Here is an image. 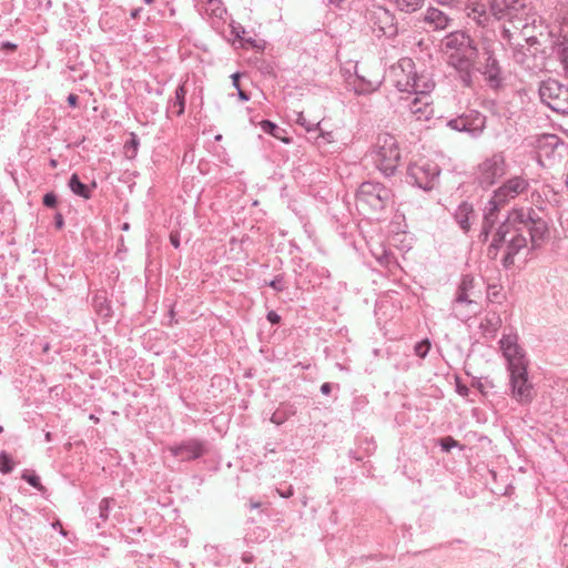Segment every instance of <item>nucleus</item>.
<instances>
[{"instance_id": "16", "label": "nucleus", "mask_w": 568, "mask_h": 568, "mask_svg": "<svg viewBox=\"0 0 568 568\" xmlns=\"http://www.w3.org/2000/svg\"><path fill=\"white\" fill-rule=\"evenodd\" d=\"M172 456L182 462H190L202 457L205 453L204 443L196 438H190L176 445L168 447Z\"/></svg>"}, {"instance_id": "50", "label": "nucleus", "mask_w": 568, "mask_h": 568, "mask_svg": "<svg viewBox=\"0 0 568 568\" xmlns=\"http://www.w3.org/2000/svg\"><path fill=\"white\" fill-rule=\"evenodd\" d=\"M392 260H393V256L390 254H388L387 252H384V254L378 257V262L383 266H389Z\"/></svg>"}, {"instance_id": "2", "label": "nucleus", "mask_w": 568, "mask_h": 568, "mask_svg": "<svg viewBox=\"0 0 568 568\" xmlns=\"http://www.w3.org/2000/svg\"><path fill=\"white\" fill-rule=\"evenodd\" d=\"M491 242L487 247V256L490 260H496L500 248H505V254L501 263L505 268L514 265L515 256L524 248H527V237L521 234L516 220H513V212L510 211L507 217L497 226L493 227L489 236Z\"/></svg>"}, {"instance_id": "42", "label": "nucleus", "mask_w": 568, "mask_h": 568, "mask_svg": "<svg viewBox=\"0 0 568 568\" xmlns=\"http://www.w3.org/2000/svg\"><path fill=\"white\" fill-rule=\"evenodd\" d=\"M94 303H95V307L98 310V312L104 316H108L109 313H110V307L109 305L106 304V300L105 297H102V296H97L95 300H94Z\"/></svg>"}, {"instance_id": "51", "label": "nucleus", "mask_w": 568, "mask_h": 568, "mask_svg": "<svg viewBox=\"0 0 568 568\" xmlns=\"http://www.w3.org/2000/svg\"><path fill=\"white\" fill-rule=\"evenodd\" d=\"M276 493L283 498H290L294 494L293 486H288L285 490L277 488Z\"/></svg>"}, {"instance_id": "64", "label": "nucleus", "mask_w": 568, "mask_h": 568, "mask_svg": "<svg viewBox=\"0 0 568 568\" xmlns=\"http://www.w3.org/2000/svg\"><path fill=\"white\" fill-rule=\"evenodd\" d=\"M4 47L6 48H9V49H14L16 48V44L11 43V42H7L4 43Z\"/></svg>"}, {"instance_id": "59", "label": "nucleus", "mask_w": 568, "mask_h": 568, "mask_svg": "<svg viewBox=\"0 0 568 568\" xmlns=\"http://www.w3.org/2000/svg\"><path fill=\"white\" fill-rule=\"evenodd\" d=\"M438 4H442V6H454L458 2V0H435Z\"/></svg>"}, {"instance_id": "41", "label": "nucleus", "mask_w": 568, "mask_h": 568, "mask_svg": "<svg viewBox=\"0 0 568 568\" xmlns=\"http://www.w3.org/2000/svg\"><path fill=\"white\" fill-rule=\"evenodd\" d=\"M265 285L272 287L276 292H283L286 288L283 274H278L270 282H265Z\"/></svg>"}, {"instance_id": "44", "label": "nucleus", "mask_w": 568, "mask_h": 568, "mask_svg": "<svg viewBox=\"0 0 568 568\" xmlns=\"http://www.w3.org/2000/svg\"><path fill=\"white\" fill-rule=\"evenodd\" d=\"M335 141L333 132L321 131L316 136V143L321 146L322 143H333Z\"/></svg>"}, {"instance_id": "12", "label": "nucleus", "mask_w": 568, "mask_h": 568, "mask_svg": "<svg viewBox=\"0 0 568 568\" xmlns=\"http://www.w3.org/2000/svg\"><path fill=\"white\" fill-rule=\"evenodd\" d=\"M539 97L541 102L555 112L568 114V88L557 80L542 81L539 85Z\"/></svg>"}, {"instance_id": "8", "label": "nucleus", "mask_w": 568, "mask_h": 568, "mask_svg": "<svg viewBox=\"0 0 568 568\" xmlns=\"http://www.w3.org/2000/svg\"><path fill=\"white\" fill-rule=\"evenodd\" d=\"M513 220H516L521 234L530 236L531 247L539 245L548 232L546 221L534 209H514Z\"/></svg>"}, {"instance_id": "58", "label": "nucleus", "mask_w": 568, "mask_h": 568, "mask_svg": "<svg viewBox=\"0 0 568 568\" xmlns=\"http://www.w3.org/2000/svg\"><path fill=\"white\" fill-rule=\"evenodd\" d=\"M232 84H233L234 88L241 89V87H240V74L239 73H234L232 75Z\"/></svg>"}, {"instance_id": "7", "label": "nucleus", "mask_w": 568, "mask_h": 568, "mask_svg": "<svg viewBox=\"0 0 568 568\" xmlns=\"http://www.w3.org/2000/svg\"><path fill=\"white\" fill-rule=\"evenodd\" d=\"M490 12L497 19H508L514 29L521 30L529 24L528 0H489Z\"/></svg>"}, {"instance_id": "40", "label": "nucleus", "mask_w": 568, "mask_h": 568, "mask_svg": "<svg viewBox=\"0 0 568 568\" xmlns=\"http://www.w3.org/2000/svg\"><path fill=\"white\" fill-rule=\"evenodd\" d=\"M114 500L112 498H103L99 504V516L100 518L105 521L109 518V513L111 508V504Z\"/></svg>"}, {"instance_id": "5", "label": "nucleus", "mask_w": 568, "mask_h": 568, "mask_svg": "<svg viewBox=\"0 0 568 568\" xmlns=\"http://www.w3.org/2000/svg\"><path fill=\"white\" fill-rule=\"evenodd\" d=\"M393 199L392 190L379 182H363L356 192V206L364 212H381Z\"/></svg>"}, {"instance_id": "1", "label": "nucleus", "mask_w": 568, "mask_h": 568, "mask_svg": "<svg viewBox=\"0 0 568 568\" xmlns=\"http://www.w3.org/2000/svg\"><path fill=\"white\" fill-rule=\"evenodd\" d=\"M442 51L447 63L458 72L464 87H471L478 47L465 31H453L442 40Z\"/></svg>"}, {"instance_id": "63", "label": "nucleus", "mask_w": 568, "mask_h": 568, "mask_svg": "<svg viewBox=\"0 0 568 568\" xmlns=\"http://www.w3.org/2000/svg\"><path fill=\"white\" fill-rule=\"evenodd\" d=\"M140 11H141V9H135V10H133V11L131 12V17H132V18H136Z\"/></svg>"}, {"instance_id": "53", "label": "nucleus", "mask_w": 568, "mask_h": 568, "mask_svg": "<svg viewBox=\"0 0 568 568\" xmlns=\"http://www.w3.org/2000/svg\"><path fill=\"white\" fill-rule=\"evenodd\" d=\"M54 225L59 230H61L64 226V220L61 213H57L54 215Z\"/></svg>"}, {"instance_id": "37", "label": "nucleus", "mask_w": 568, "mask_h": 568, "mask_svg": "<svg viewBox=\"0 0 568 568\" xmlns=\"http://www.w3.org/2000/svg\"><path fill=\"white\" fill-rule=\"evenodd\" d=\"M22 479L26 480L30 486L33 488L43 491L44 487L42 486L40 481V477L34 473H28L27 470L22 474Z\"/></svg>"}, {"instance_id": "23", "label": "nucleus", "mask_w": 568, "mask_h": 568, "mask_svg": "<svg viewBox=\"0 0 568 568\" xmlns=\"http://www.w3.org/2000/svg\"><path fill=\"white\" fill-rule=\"evenodd\" d=\"M455 221L464 232H468L476 214L471 204L463 202L454 213Z\"/></svg>"}, {"instance_id": "55", "label": "nucleus", "mask_w": 568, "mask_h": 568, "mask_svg": "<svg viewBox=\"0 0 568 568\" xmlns=\"http://www.w3.org/2000/svg\"><path fill=\"white\" fill-rule=\"evenodd\" d=\"M170 243L175 247H180V235L179 233H171L170 234Z\"/></svg>"}, {"instance_id": "25", "label": "nucleus", "mask_w": 568, "mask_h": 568, "mask_svg": "<svg viewBox=\"0 0 568 568\" xmlns=\"http://www.w3.org/2000/svg\"><path fill=\"white\" fill-rule=\"evenodd\" d=\"M561 40L556 47V55L560 61L565 73L568 75V22L560 27Z\"/></svg>"}, {"instance_id": "27", "label": "nucleus", "mask_w": 568, "mask_h": 568, "mask_svg": "<svg viewBox=\"0 0 568 568\" xmlns=\"http://www.w3.org/2000/svg\"><path fill=\"white\" fill-rule=\"evenodd\" d=\"M467 16L478 26L486 28L490 22V14L486 11L483 3H473L467 7Z\"/></svg>"}, {"instance_id": "32", "label": "nucleus", "mask_w": 568, "mask_h": 568, "mask_svg": "<svg viewBox=\"0 0 568 568\" xmlns=\"http://www.w3.org/2000/svg\"><path fill=\"white\" fill-rule=\"evenodd\" d=\"M394 2L397 9L409 13L418 10L423 6L424 0H394Z\"/></svg>"}, {"instance_id": "6", "label": "nucleus", "mask_w": 568, "mask_h": 568, "mask_svg": "<svg viewBox=\"0 0 568 568\" xmlns=\"http://www.w3.org/2000/svg\"><path fill=\"white\" fill-rule=\"evenodd\" d=\"M372 156L377 169L384 175H393L400 160V152L396 138L389 133L379 134L373 149Z\"/></svg>"}, {"instance_id": "45", "label": "nucleus", "mask_w": 568, "mask_h": 568, "mask_svg": "<svg viewBox=\"0 0 568 568\" xmlns=\"http://www.w3.org/2000/svg\"><path fill=\"white\" fill-rule=\"evenodd\" d=\"M500 36H501V40L509 48H513L514 45H516V43L513 42V31L510 28H507L506 26H504Z\"/></svg>"}, {"instance_id": "35", "label": "nucleus", "mask_w": 568, "mask_h": 568, "mask_svg": "<svg viewBox=\"0 0 568 568\" xmlns=\"http://www.w3.org/2000/svg\"><path fill=\"white\" fill-rule=\"evenodd\" d=\"M14 463L9 454L6 452L0 453V473L10 474L13 470Z\"/></svg>"}, {"instance_id": "4", "label": "nucleus", "mask_w": 568, "mask_h": 568, "mask_svg": "<svg viewBox=\"0 0 568 568\" xmlns=\"http://www.w3.org/2000/svg\"><path fill=\"white\" fill-rule=\"evenodd\" d=\"M396 72V88L403 92L426 95L435 87L427 73H417L410 58L400 59Z\"/></svg>"}, {"instance_id": "57", "label": "nucleus", "mask_w": 568, "mask_h": 568, "mask_svg": "<svg viewBox=\"0 0 568 568\" xmlns=\"http://www.w3.org/2000/svg\"><path fill=\"white\" fill-rule=\"evenodd\" d=\"M332 390V384L331 383H324L322 386H321V392L322 394L324 395H328Z\"/></svg>"}, {"instance_id": "52", "label": "nucleus", "mask_w": 568, "mask_h": 568, "mask_svg": "<svg viewBox=\"0 0 568 568\" xmlns=\"http://www.w3.org/2000/svg\"><path fill=\"white\" fill-rule=\"evenodd\" d=\"M67 101H68V104L71 106V108H77L78 106V102H79V98L77 94H73V93H70L67 98Z\"/></svg>"}, {"instance_id": "62", "label": "nucleus", "mask_w": 568, "mask_h": 568, "mask_svg": "<svg viewBox=\"0 0 568 568\" xmlns=\"http://www.w3.org/2000/svg\"><path fill=\"white\" fill-rule=\"evenodd\" d=\"M44 438H45L47 442H51L52 440V434L50 432L45 433Z\"/></svg>"}, {"instance_id": "3", "label": "nucleus", "mask_w": 568, "mask_h": 568, "mask_svg": "<svg viewBox=\"0 0 568 568\" xmlns=\"http://www.w3.org/2000/svg\"><path fill=\"white\" fill-rule=\"evenodd\" d=\"M528 187V180L521 176H514L508 179L497 190L494 191L493 196L484 209L479 241L485 243L489 240V233L494 225L497 223L499 211L511 200L526 192Z\"/></svg>"}, {"instance_id": "43", "label": "nucleus", "mask_w": 568, "mask_h": 568, "mask_svg": "<svg viewBox=\"0 0 568 568\" xmlns=\"http://www.w3.org/2000/svg\"><path fill=\"white\" fill-rule=\"evenodd\" d=\"M439 445L444 452H449L452 448L458 446V442L452 436H446L439 439Z\"/></svg>"}, {"instance_id": "9", "label": "nucleus", "mask_w": 568, "mask_h": 568, "mask_svg": "<svg viewBox=\"0 0 568 568\" xmlns=\"http://www.w3.org/2000/svg\"><path fill=\"white\" fill-rule=\"evenodd\" d=\"M439 174L438 164L425 158L410 163L407 168V181L425 191L435 187Z\"/></svg>"}, {"instance_id": "47", "label": "nucleus", "mask_w": 568, "mask_h": 568, "mask_svg": "<svg viewBox=\"0 0 568 568\" xmlns=\"http://www.w3.org/2000/svg\"><path fill=\"white\" fill-rule=\"evenodd\" d=\"M287 419V415L284 412L276 410L271 416V422L276 425H282Z\"/></svg>"}, {"instance_id": "10", "label": "nucleus", "mask_w": 568, "mask_h": 568, "mask_svg": "<svg viewBox=\"0 0 568 568\" xmlns=\"http://www.w3.org/2000/svg\"><path fill=\"white\" fill-rule=\"evenodd\" d=\"M474 277L463 276L453 302V314L458 320H467L479 311V305L473 297Z\"/></svg>"}, {"instance_id": "19", "label": "nucleus", "mask_w": 568, "mask_h": 568, "mask_svg": "<svg viewBox=\"0 0 568 568\" xmlns=\"http://www.w3.org/2000/svg\"><path fill=\"white\" fill-rule=\"evenodd\" d=\"M499 344L508 365H511L513 359L518 362L525 361L524 354L517 344V335H504L499 341Z\"/></svg>"}, {"instance_id": "36", "label": "nucleus", "mask_w": 568, "mask_h": 568, "mask_svg": "<svg viewBox=\"0 0 568 568\" xmlns=\"http://www.w3.org/2000/svg\"><path fill=\"white\" fill-rule=\"evenodd\" d=\"M296 123L303 126L307 132L320 130V122L308 121L303 112L296 113Z\"/></svg>"}, {"instance_id": "61", "label": "nucleus", "mask_w": 568, "mask_h": 568, "mask_svg": "<svg viewBox=\"0 0 568 568\" xmlns=\"http://www.w3.org/2000/svg\"><path fill=\"white\" fill-rule=\"evenodd\" d=\"M248 506H250L251 509H257V508L261 507V503H258V501H251L248 504Z\"/></svg>"}, {"instance_id": "11", "label": "nucleus", "mask_w": 568, "mask_h": 568, "mask_svg": "<svg viewBox=\"0 0 568 568\" xmlns=\"http://www.w3.org/2000/svg\"><path fill=\"white\" fill-rule=\"evenodd\" d=\"M365 20L377 37L394 38L397 36V24L393 13L384 7L373 6L367 8Z\"/></svg>"}, {"instance_id": "29", "label": "nucleus", "mask_w": 568, "mask_h": 568, "mask_svg": "<svg viewBox=\"0 0 568 568\" xmlns=\"http://www.w3.org/2000/svg\"><path fill=\"white\" fill-rule=\"evenodd\" d=\"M260 125H261V129H262V131L264 133H267V134H270V135H272V136H274V138H276L278 140H282L285 143L290 142L288 139H284L282 136V133H284L285 130L280 128L276 123H274V122H272L270 120H263V121H261Z\"/></svg>"}, {"instance_id": "17", "label": "nucleus", "mask_w": 568, "mask_h": 568, "mask_svg": "<svg viewBox=\"0 0 568 568\" xmlns=\"http://www.w3.org/2000/svg\"><path fill=\"white\" fill-rule=\"evenodd\" d=\"M480 71L490 88L497 89L501 85V68L498 60L495 58L494 49L485 47V63Z\"/></svg>"}, {"instance_id": "46", "label": "nucleus", "mask_w": 568, "mask_h": 568, "mask_svg": "<svg viewBox=\"0 0 568 568\" xmlns=\"http://www.w3.org/2000/svg\"><path fill=\"white\" fill-rule=\"evenodd\" d=\"M43 205L50 209H53L57 206L58 197L53 192H48L43 196Z\"/></svg>"}, {"instance_id": "60", "label": "nucleus", "mask_w": 568, "mask_h": 568, "mask_svg": "<svg viewBox=\"0 0 568 568\" xmlns=\"http://www.w3.org/2000/svg\"><path fill=\"white\" fill-rule=\"evenodd\" d=\"M527 43H529L530 45L531 44H535L537 43V39L535 37H529V38H523Z\"/></svg>"}, {"instance_id": "26", "label": "nucleus", "mask_w": 568, "mask_h": 568, "mask_svg": "<svg viewBox=\"0 0 568 568\" xmlns=\"http://www.w3.org/2000/svg\"><path fill=\"white\" fill-rule=\"evenodd\" d=\"M185 83L180 84L174 93V97L168 102V112H173L175 115L181 116L185 111Z\"/></svg>"}, {"instance_id": "54", "label": "nucleus", "mask_w": 568, "mask_h": 568, "mask_svg": "<svg viewBox=\"0 0 568 568\" xmlns=\"http://www.w3.org/2000/svg\"><path fill=\"white\" fill-rule=\"evenodd\" d=\"M485 47L493 49V40L489 39L487 36H483V40H481V50H483L484 55H485Z\"/></svg>"}, {"instance_id": "34", "label": "nucleus", "mask_w": 568, "mask_h": 568, "mask_svg": "<svg viewBox=\"0 0 568 568\" xmlns=\"http://www.w3.org/2000/svg\"><path fill=\"white\" fill-rule=\"evenodd\" d=\"M504 298L503 287L498 284H489L487 286V300L490 303L500 304Z\"/></svg>"}, {"instance_id": "28", "label": "nucleus", "mask_w": 568, "mask_h": 568, "mask_svg": "<svg viewBox=\"0 0 568 568\" xmlns=\"http://www.w3.org/2000/svg\"><path fill=\"white\" fill-rule=\"evenodd\" d=\"M500 325L501 318L499 314L496 312H491L485 316V318L480 323V328L484 331V333L494 336L499 329Z\"/></svg>"}, {"instance_id": "18", "label": "nucleus", "mask_w": 568, "mask_h": 568, "mask_svg": "<svg viewBox=\"0 0 568 568\" xmlns=\"http://www.w3.org/2000/svg\"><path fill=\"white\" fill-rule=\"evenodd\" d=\"M535 146L540 158H550L558 148H564V143L556 134H542L536 139Z\"/></svg>"}, {"instance_id": "21", "label": "nucleus", "mask_w": 568, "mask_h": 568, "mask_svg": "<svg viewBox=\"0 0 568 568\" xmlns=\"http://www.w3.org/2000/svg\"><path fill=\"white\" fill-rule=\"evenodd\" d=\"M513 50V59L519 65H521L526 70H535L537 68L536 64V55L530 50V48L525 47L521 43H516L511 48Z\"/></svg>"}, {"instance_id": "24", "label": "nucleus", "mask_w": 568, "mask_h": 568, "mask_svg": "<svg viewBox=\"0 0 568 568\" xmlns=\"http://www.w3.org/2000/svg\"><path fill=\"white\" fill-rule=\"evenodd\" d=\"M68 186L74 195L89 200L92 196V191L97 187V184L95 182H93L91 186L84 184L81 182L79 175L73 173L69 179Z\"/></svg>"}, {"instance_id": "14", "label": "nucleus", "mask_w": 568, "mask_h": 568, "mask_svg": "<svg viewBox=\"0 0 568 568\" xmlns=\"http://www.w3.org/2000/svg\"><path fill=\"white\" fill-rule=\"evenodd\" d=\"M506 160L501 152L494 153L478 164L476 180L483 187L494 185L506 174Z\"/></svg>"}, {"instance_id": "49", "label": "nucleus", "mask_w": 568, "mask_h": 568, "mask_svg": "<svg viewBox=\"0 0 568 568\" xmlns=\"http://www.w3.org/2000/svg\"><path fill=\"white\" fill-rule=\"evenodd\" d=\"M266 318L273 325L281 322V316L275 311H270L266 315Z\"/></svg>"}, {"instance_id": "56", "label": "nucleus", "mask_w": 568, "mask_h": 568, "mask_svg": "<svg viewBox=\"0 0 568 568\" xmlns=\"http://www.w3.org/2000/svg\"><path fill=\"white\" fill-rule=\"evenodd\" d=\"M237 90V97L241 101H248L250 100V94L247 92H245L244 90L242 89H236Z\"/></svg>"}, {"instance_id": "22", "label": "nucleus", "mask_w": 568, "mask_h": 568, "mask_svg": "<svg viewBox=\"0 0 568 568\" xmlns=\"http://www.w3.org/2000/svg\"><path fill=\"white\" fill-rule=\"evenodd\" d=\"M423 21L433 28V30H445L449 26L452 19L446 12L430 7L426 10Z\"/></svg>"}, {"instance_id": "48", "label": "nucleus", "mask_w": 568, "mask_h": 568, "mask_svg": "<svg viewBox=\"0 0 568 568\" xmlns=\"http://www.w3.org/2000/svg\"><path fill=\"white\" fill-rule=\"evenodd\" d=\"M456 390L460 396L464 397L467 396L469 393V388L466 385L462 384L458 378L456 379Z\"/></svg>"}, {"instance_id": "13", "label": "nucleus", "mask_w": 568, "mask_h": 568, "mask_svg": "<svg viewBox=\"0 0 568 568\" xmlns=\"http://www.w3.org/2000/svg\"><path fill=\"white\" fill-rule=\"evenodd\" d=\"M509 383L513 397L520 403H529L532 399V385L528 382L526 362H511L508 365Z\"/></svg>"}, {"instance_id": "30", "label": "nucleus", "mask_w": 568, "mask_h": 568, "mask_svg": "<svg viewBox=\"0 0 568 568\" xmlns=\"http://www.w3.org/2000/svg\"><path fill=\"white\" fill-rule=\"evenodd\" d=\"M377 82L367 81L366 79L359 75L354 82V90L357 94H367L374 92L375 90H377Z\"/></svg>"}, {"instance_id": "31", "label": "nucleus", "mask_w": 568, "mask_h": 568, "mask_svg": "<svg viewBox=\"0 0 568 568\" xmlns=\"http://www.w3.org/2000/svg\"><path fill=\"white\" fill-rule=\"evenodd\" d=\"M428 109V103H422L418 98H415L409 104V111L410 113L417 115V120H420L423 116L427 119Z\"/></svg>"}, {"instance_id": "39", "label": "nucleus", "mask_w": 568, "mask_h": 568, "mask_svg": "<svg viewBox=\"0 0 568 568\" xmlns=\"http://www.w3.org/2000/svg\"><path fill=\"white\" fill-rule=\"evenodd\" d=\"M430 349V342L429 339H423L422 342H418L415 347H414V352L416 354V356H418L419 358H425L428 354Z\"/></svg>"}, {"instance_id": "20", "label": "nucleus", "mask_w": 568, "mask_h": 568, "mask_svg": "<svg viewBox=\"0 0 568 568\" xmlns=\"http://www.w3.org/2000/svg\"><path fill=\"white\" fill-rule=\"evenodd\" d=\"M542 3L550 18L560 27L568 22V0H542Z\"/></svg>"}, {"instance_id": "38", "label": "nucleus", "mask_w": 568, "mask_h": 568, "mask_svg": "<svg viewBox=\"0 0 568 568\" xmlns=\"http://www.w3.org/2000/svg\"><path fill=\"white\" fill-rule=\"evenodd\" d=\"M139 145L140 141L138 135L135 133H131L130 140L124 145L129 158H133L136 155Z\"/></svg>"}, {"instance_id": "33", "label": "nucleus", "mask_w": 568, "mask_h": 568, "mask_svg": "<svg viewBox=\"0 0 568 568\" xmlns=\"http://www.w3.org/2000/svg\"><path fill=\"white\" fill-rule=\"evenodd\" d=\"M205 12L210 16L222 18L223 14L226 12L225 8L223 7V3L221 0H207V4L205 7Z\"/></svg>"}, {"instance_id": "15", "label": "nucleus", "mask_w": 568, "mask_h": 568, "mask_svg": "<svg viewBox=\"0 0 568 568\" xmlns=\"http://www.w3.org/2000/svg\"><path fill=\"white\" fill-rule=\"evenodd\" d=\"M447 125L458 132L468 133L471 138H478L486 126V116L475 110H470L447 122Z\"/></svg>"}]
</instances>
